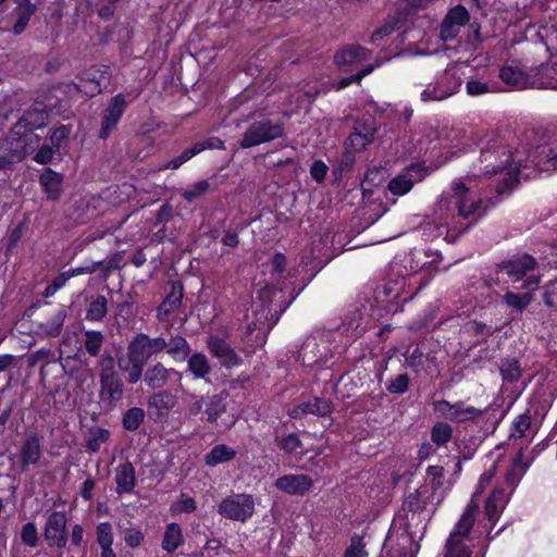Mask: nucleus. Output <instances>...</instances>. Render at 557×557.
Segmentation results:
<instances>
[{
  "label": "nucleus",
  "mask_w": 557,
  "mask_h": 557,
  "mask_svg": "<svg viewBox=\"0 0 557 557\" xmlns=\"http://www.w3.org/2000/svg\"><path fill=\"white\" fill-rule=\"evenodd\" d=\"M479 510V504L474 500H471L466 510L463 511L461 518L455 525L454 531L449 534L448 540L445 545V555L444 557H470L471 550L466 545V541H468L470 531L475 521V512Z\"/></svg>",
  "instance_id": "nucleus-1"
},
{
  "label": "nucleus",
  "mask_w": 557,
  "mask_h": 557,
  "mask_svg": "<svg viewBox=\"0 0 557 557\" xmlns=\"http://www.w3.org/2000/svg\"><path fill=\"white\" fill-rule=\"evenodd\" d=\"M283 134L284 127L280 123H275L269 119L255 121L243 134L239 146L243 149H248L280 138Z\"/></svg>",
  "instance_id": "nucleus-2"
},
{
  "label": "nucleus",
  "mask_w": 557,
  "mask_h": 557,
  "mask_svg": "<svg viewBox=\"0 0 557 557\" xmlns=\"http://www.w3.org/2000/svg\"><path fill=\"white\" fill-rule=\"evenodd\" d=\"M218 512L226 519L245 522L255 512L253 497L245 493L232 494L221 500Z\"/></svg>",
  "instance_id": "nucleus-3"
},
{
  "label": "nucleus",
  "mask_w": 557,
  "mask_h": 557,
  "mask_svg": "<svg viewBox=\"0 0 557 557\" xmlns=\"http://www.w3.org/2000/svg\"><path fill=\"white\" fill-rule=\"evenodd\" d=\"M47 114L42 109H33L26 111L22 117L15 123L11 131V136L18 144L24 146L30 144L37 136L33 131L46 125Z\"/></svg>",
  "instance_id": "nucleus-4"
},
{
  "label": "nucleus",
  "mask_w": 557,
  "mask_h": 557,
  "mask_svg": "<svg viewBox=\"0 0 557 557\" xmlns=\"http://www.w3.org/2000/svg\"><path fill=\"white\" fill-rule=\"evenodd\" d=\"M165 349V338L163 337H149L147 334H137L127 346V355L136 358L143 363Z\"/></svg>",
  "instance_id": "nucleus-5"
},
{
  "label": "nucleus",
  "mask_w": 557,
  "mask_h": 557,
  "mask_svg": "<svg viewBox=\"0 0 557 557\" xmlns=\"http://www.w3.org/2000/svg\"><path fill=\"white\" fill-rule=\"evenodd\" d=\"M67 518L62 511H53L48 516L44 527V537L51 548H64L67 543Z\"/></svg>",
  "instance_id": "nucleus-6"
},
{
  "label": "nucleus",
  "mask_w": 557,
  "mask_h": 557,
  "mask_svg": "<svg viewBox=\"0 0 557 557\" xmlns=\"http://www.w3.org/2000/svg\"><path fill=\"white\" fill-rule=\"evenodd\" d=\"M453 191L459 216L475 221L483 214L481 199L473 197L462 182L454 183Z\"/></svg>",
  "instance_id": "nucleus-7"
},
{
  "label": "nucleus",
  "mask_w": 557,
  "mask_h": 557,
  "mask_svg": "<svg viewBox=\"0 0 557 557\" xmlns=\"http://www.w3.org/2000/svg\"><path fill=\"white\" fill-rule=\"evenodd\" d=\"M181 377V372L165 367L162 362L150 364L144 373L146 385L153 391L164 389L173 379L180 381Z\"/></svg>",
  "instance_id": "nucleus-8"
},
{
  "label": "nucleus",
  "mask_w": 557,
  "mask_h": 557,
  "mask_svg": "<svg viewBox=\"0 0 557 557\" xmlns=\"http://www.w3.org/2000/svg\"><path fill=\"white\" fill-rule=\"evenodd\" d=\"M177 405V397L168 389H160L148 399V414L154 422L166 420L169 412Z\"/></svg>",
  "instance_id": "nucleus-9"
},
{
  "label": "nucleus",
  "mask_w": 557,
  "mask_h": 557,
  "mask_svg": "<svg viewBox=\"0 0 557 557\" xmlns=\"http://www.w3.org/2000/svg\"><path fill=\"white\" fill-rule=\"evenodd\" d=\"M470 20L469 12L462 5L450 9L441 24L440 37L443 41L455 39L460 28Z\"/></svg>",
  "instance_id": "nucleus-10"
},
{
  "label": "nucleus",
  "mask_w": 557,
  "mask_h": 557,
  "mask_svg": "<svg viewBox=\"0 0 557 557\" xmlns=\"http://www.w3.org/2000/svg\"><path fill=\"white\" fill-rule=\"evenodd\" d=\"M126 109V100L123 95L119 94L111 98L103 111L99 137L106 139L116 126Z\"/></svg>",
  "instance_id": "nucleus-11"
},
{
  "label": "nucleus",
  "mask_w": 557,
  "mask_h": 557,
  "mask_svg": "<svg viewBox=\"0 0 557 557\" xmlns=\"http://www.w3.org/2000/svg\"><path fill=\"white\" fill-rule=\"evenodd\" d=\"M207 346L212 356L219 359L221 366L231 369L242 364V358L236 351L222 338L209 336Z\"/></svg>",
  "instance_id": "nucleus-12"
},
{
  "label": "nucleus",
  "mask_w": 557,
  "mask_h": 557,
  "mask_svg": "<svg viewBox=\"0 0 557 557\" xmlns=\"http://www.w3.org/2000/svg\"><path fill=\"white\" fill-rule=\"evenodd\" d=\"M537 265L536 260L530 255H522L519 257H515L512 259L503 261L497 264V269L499 271H505V273L513 281L518 282L530 271H533Z\"/></svg>",
  "instance_id": "nucleus-13"
},
{
  "label": "nucleus",
  "mask_w": 557,
  "mask_h": 557,
  "mask_svg": "<svg viewBox=\"0 0 557 557\" xmlns=\"http://www.w3.org/2000/svg\"><path fill=\"white\" fill-rule=\"evenodd\" d=\"M333 411V404L331 400L325 398L314 397L305 401L298 406H295L288 411V414L294 419H301L307 414H313L318 417H325L331 414Z\"/></svg>",
  "instance_id": "nucleus-14"
},
{
  "label": "nucleus",
  "mask_w": 557,
  "mask_h": 557,
  "mask_svg": "<svg viewBox=\"0 0 557 557\" xmlns=\"http://www.w3.org/2000/svg\"><path fill=\"white\" fill-rule=\"evenodd\" d=\"M274 485L286 494L304 495L312 486V479L306 474H286L276 479Z\"/></svg>",
  "instance_id": "nucleus-15"
},
{
  "label": "nucleus",
  "mask_w": 557,
  "mask_h": 557,
  "mask_svg": "<svg viewBox=\"0 0 557 557\" xmlns=\"http://www.w3.org/2000/svg\"><path fill=\"white\" fill-rule=\"evenodd\" d=\"M100 396L104 403L114 405L122 399L123 382L119 374L100 375Z\"/></svg>",
  "instance_id": "nucleus-16"
},
{
  "label": "nucleus",
  "mask_w": 557,
  "mask_h": 557,
  "mask_svg": "<svg viewBox=\"0 0 557 557\" xmlns=\"http://www.w3.org/2000/svg\"><path fill=\"white\" fill-rule=\"evenodd\" d=\"M370 58V51L363 47L349 45L338 50L334 55L337 66H352Z\"/></svg>",
  "instance_id": "nucleus-17"
},
{
  "label": "nucleus",
  "mask_w": 557,
  "mask_h": 557,
  "mask_svg": "<svg viewBox=\"0 0 557 557\" xmlns=\"http://www.w3.org/2000/svg\"><path fill=\"white\" fill-rule=\"evenodd\" d=\"M499 77L507 85L517 88L532 87V69L524 72L517 65L504 66L499 71Z\"/></svg>",
  "instance_id": "nucleus-18"
},
{
  "label": "nucleus",
  "mask_w": 557,
  "mask_h": 557,
  "mask_svg": "<svg viewBox=\"0 0 557 557\" xmlns=\"http://www.w3.org/2000/svg\"><path fill=\"white\" fill-rule=\"evenodd\" d=\"M532 88L557 89V63L532 69Z\"/></svg>",
  "instance_id": "nucleus-19"
},
{
  "label": "nucleus",
  "mask_w": 557,
  "mask_h": 557,
  "mask_svg": "<svg viewBox=\"0 0 557 557\" xmlns=\"http://www.w3.org/2000/svg\"><path fill=\"white\" fill-rule=\"evenodd\" d=\"M227 398L228 393L226 391L206 397L205 413L207 422L214 423L224 412H226Z\"/></svg>",
  "instance_id": "nucleus-20"
},
{
  "label": "nucleus",
  "mask_w": 557,
  "mask_h": 557,
  "mask_svg": "<svg viewBox=\"0 0 557 557\" xmlns=\"http://www.w3.org/2000/svg\"><path fill=\"white\" fill-rule=\"evenodd\" d=\"M114 481L116 483V493L124 494L133 492L136 485L135 468L129 461L117 466Z\"/></svg>",
  "instance_id": "nucleus-21"
},
{
  "label": "nucleus",
  "mask_w": 557,
  "mask_h": 557,
  "mask_svg": "<svg viewBox=\"0 0 557 557\" xmlns=\"http://www.w3.org/2000/svg\"><path fill=\"white\" fill-rule=\"evenodd\" d=\"M41 456L39 438L36 435L28 436L21 449V470L26 471L29 465L38 462Z\"/></svg>",
  "instance_id": "nucleus-22"
},
{
  "label": "nucleus",
  "mask_w": 557,
  "mask_h": 557,
  "mask_svg": "<svg viewBox=\"0 0 557 557\" xmlns=\"http://www.w3.org/2000/svg\"><path fill=\"white\" fill-rule=\"evenodd\" d=\"M39 182L47 194L48 199L58 200L62 188L63 176L51 169H46L39 177Z\"/></svg>",
  "instance_id": "nucleus-23"
},
{
  "label": "nucleus",
  "mask_w": 557,
  "mask_h": 557,
  "mask_svg": "<svg viewBox=\"0 0 557 557\" xmlns=\"http://www.w3.org/2000/svg\"><path fill=\"white\" fill-rule=\"evenodd\" d=\"M187 371L195 379H206L212 371L208 357L202 352H194L188 357Z\"/></svg>",
  "instance_id": "nucleus-24"
},
{
  "label": "nucleus",
  "mask_w": 557,
  "mask_h": 557,
  "mask_svg": "<svg viewBox=\"0 0 557 557\" xmlns=\"http://www.w3.org/2000/svg\"><path fill=\"white\" fill-rule=\"evenodd\" d=\"M508 494L500 488H495L485 503V516L488 520H495L504 509Z\"/></svg>",
  "instance_id": "nucleus-25"
},
{
  "label": "nucleus",
  "mask_w": 557,
  "mask_h": 557,
  "mask_svg": "<svg viewBox=\"0 0 557 557\" xmlns=\"http://www.w3.org/2000/svg\"><path fill=\"white\" fill-rule=\"evenodd\" d=\"M17 4L15 8L16 22L13 25V33L18 35L23 33L28 24L30 16L35 13V5L29 0H14Z\"/></svg>",
  "instance_id": "nucleus-26"
},
{
  "label": "nucleus",
  "mask_w": 557,
  "mask_h": 557,
  "mask_svg": "<svg viewBox=\"0 0 557 557\" xmlns=\"http://www.w3.org/2000/svg\"><path fill=\"white\" fill-rule=\"evenodd\" d=\"M166 354L174 360H185L190 354V346L188 342L181 335L171 336L169 341L165 339Z\"/></svg>",
  "instance_id": "nucleus-27"
},
{
  "label": "nucleus",
  "mask_w": 557,
  "mask_h": 557,
  "mask_svg": "<svg viewBox=\"0 0 557 557\" xmlns=\"http://www.w3.org/2000/svg\"><path fill=\"white\" fill-rule=\"evenodd\" d=\"M417 168L412 166L409 171L406 173L399 174L396 177H394L389 184L388 189L394 195H405L407 194L413 186L414 181H420L422 176L414 178L412 175V171H414Z\"/></svg>",
  "instance_id": "nucleus-28"
},
{
  "label": "nucleus",
  "mask_w": 557,
  "mask_h": 557,
  "mask_svg": "<svg viewBox=\"0 0 557 557\" xmlns=\"http://www.w3.org/2000/svg\"><path fill=\"white\" fill-rule=\"evenodd\" d=\"M373 138L374 128H369L366 133H362L359 128L356 127L355 131L345 140V148L356 153L372 143Z\"/></svg>",
  "instance_id": "nucleus-29"
},
{
  "label": "nucleus",
  "mask_w": 557,
  "mask_h": 557,
  "mask_svg": "<svg viewBox=\"0 0 557 557\" xmlns=\"http://www.w3.org/2000/svg\"><path fill=\"white\" fill-rule=\"evenodd\" d=\"M236 456V450L227 445L220 444L214 446L206 456L205 462L209 467H215L220 463L230 461Z\"/></svg>",
  "instance_id": "nucleus-30"
},
{
  "label": "nucleus",
  "mask_w": 557,
  "mask_h": 557,
  "mask_svg": "<svg viewBox=\"0 0 557 557\" xmlns=\"http://www.w3.org/2000/svg\"><path fill=\"white\" fill-rule=\"evenodd\" d=\"M65 317L64 310L57 311L49 320L39 323V332L49 337L58 336L62 331Z\"/></svg>",
  "instance_id": "nucleus-31"
},
{
  "label": "nucleus",
  "mask_w": 557,
  "mask_h": 557,
  "mask_svg": "<svg viewBox=\"0 0 557 557\" xmlns=\"http://www.w3.org/2000/svg\"><path fill=\"white\" fill-rule=\"evenodd\" d=\"M104 344V335L100 331H85L83 335V345L91 357L100 356V351Z\"/></svg>",
  "instance_id": "nucleus-32"
},
{
  "label": "nucleus",
  "mask_w": 557,
  "mask_h": 557,
  "mask_svg": "<svg viewBox=\"0 0 557 557\" xmlns=\"http://www.w3.org/2000/svg\"><path fill=\"white\" fill-rule=\"evenodd\" d=\"M183 543L182 530L177 523H171L166 527L162 548L169 553L174 552Z\"/></svg>",
  "instance_id": "nucleus-33"
},
{
  "label": "nucleus",
  "mask_w": 557,
  "mask_h": 557,
  "mask_svg": "<svg viewBox=\"0 0 557 557\" xmlns=\"http://www.w3.org/2000/svg\"><path fill=\"white\" fill-rule=\"evenodd\" d=\"M532 162L542 170H557V147L542 148L539 156L532 159Z\"/></svg>",
  "instance_id": "nucleus-34"
},
{
  "label": "nucleus",
  "mask_w": 557,
  "mask_h": 557,
  "mask_svg": "<svg viewBox=\"0 0 557 557\" xmlns=\"http://www.w3.org/2000/svg\"><path fill=\"white\" fill-rule=\"evenodd\" d=\"M108 313V300L104 296L98 295L91 300L86 312V319L94 322L101 321Z\"/></svg>",
  "instance_id": "nucleus-35"
},
{
  "label": "nucleus",
  "mask_w": 557,
  "mask_h": 557,
  "mask_svg": "<svg viewBox=\"0 0 557 557\" xmlns=\"http://www.w3.org/2000/svg\"><path fill=\"white\" fill-rule=\"evenodd\" d=\"M503 299L508 307L521 312L531 304L533 296L531 292L524 294L507 292Z\"/></svg>",
  "instance_id": "nucleus-36"
},
{
  "label": "nucleus",
  "mask_w": 557,
  "mask_h": 557,
  "mask_svg": "<svg viewBox=\"0 0 557 557\" xmlns=\"http://www.w3.org/2000/svg\"><path fill=\"white\" fill-rule=\"evenodd\" d=\"M482 413V409H478L472 406H465L463 403L459 401L455 404V409L451 411L450 420L463 422L467 420L474 419L481 416Z\"/></svg>",
  "instance_id": "nucleus-37"
},
{
  "label": "nucleus",
  "mask_w": 557,
  "mask_h": 557,
  "mask_svg": "<svg viewBox=\"0 0 557 557\" xmlns=\"http://www.w3.org/2000/svg\"><path fill=\"white\" fill-rule=\"evenodd\" d=\"M454 92V89L444 88L441 83H436L434 86L429 85L421 92V98L423 101H441L451 96Z\"/></svg>",
  "instance_id": "nucleus-38"
},
{
  "label": "nucleus",
  "mask_w": 557,
  "mask_h": 557,
  "mask_svg": "<svg viewBox=\"0 0 557 557\" xmlns=\"http://www.w3.org/2000/svg\"><path fill=\"white\" fill-rule=\"evenodd\" d=\"M515 166L511 165L508 168L506 176L504 177L502 184L496 187V191L498 194H504L507 190H510L518 184V173H520V168L522 166L521 161H515Z\"/></svg>",
  "instance_id": "nucleus-39"
},
{
  "label": "nucleus",
  "mask_w": 557,
  "mask_h": 557,
  "mask_svg": "<svg viewBox=\"0 0 557 557\" xmlns=\"http://www.w3.org/2000/svg\"><path fill=\"white\" fill-rule=\"evenodd\" d=\"M527 465L522 460V455L520 454L512 463L511 469L508 471L506 475V483L508 484L510 492L513 491L517 483L520 481L521 476L525 472Z\"/></svg>",
  "instance_id": "nucleus-40"
},
{
  "label": "nucleus",
  "mask_w": 557,
  "mask_h": 557,
  "mask_svg": "<svg viewBox=\"0 0 557 557\" xmlns=\"http://www.w3.org/2000/svg\"><path fill=\"white\" fill-rule=\"evenodd\" d=\"M453 436V428L444 422L436 423L431 431V440L437 446L445 445Z\"/></svg>",
  "instance_id": "nucleus-41"
},
{
  "label": "nucleus",
  "mask_w": 557,
  "mask_h": 557,
  "mask_svg": "<svg viewBox=\"0 0 557 557\" xmlns=\"http://www.w3.org/2000/svg\"><path fill=\"white\" fill-rule=\"evenodd\" d=\"M145 411L141 408L133 407L123 417V425L128 431L137 430L143 423Z\"/></svg>",
  "instance_id": "nucleus-42"
},
{
  "label": "nucleus",
  "mask_w": 557,
  "mask_h": 557,
  "mask_svg": "<svg viewBox=\"0 0 557 557\" xmlns=\"http://www.w3.org/2000/svg\"><path fill=\"white\" fill-rule=\"evenodd\" d=\"M500 372L505 380L516 382L521 375L519 361L516 359H505L500 364Z\"/></svg>",
  "instance_id": "nucleus-43"
},
{
  "label": "nucleus",
  "mask_w": 557,
  "mask_h": 557,
  "mask_svg": "<svg viewBox=\"0 0 557 557\" xmlns=\"http://www.w3.org/2000/svg\"><path fill=\"white\" fill-rule=\"evenodd\" d=\"M24 149H25V146L22 144H18V146L16 148H14L12 153L1 156L0 157V170L1 171L11 170L14 163L22 161L26 153V151Z\"/></svg>",
  "instance_id": "nucleus-44"
},
{
  "label": "nucleus",
  "mask_w": 557,
  "mask_h": 557,
  "mask_svg": "<svg viewBox=\"0 0 557 557\" xmlns=\"http://www.w3.org/2000/svg\"><path fill=\"white\" fill-rule=\"evenodd\" d=\"M183 298V287L178 283L172 284V290L164 299L162 307L165 312L173 311L182 301Z\"/></svg>",
  "instance_id": "nucleus-45"
},
{
  "label": "nucleus",
  "mask_w": 557,
  "mask_h": 557,
  "mask_svg": "<svg viewBox=\"0 0 557 557\" xmlns=\"http://www.w3.org/2000/svg\"><path fill=\"white\" fill-rule=\"evenodd\" d=\"M109 438V431L97 428L90 432V436L87 440L86 446L91 451H98L100 446Z\"/></svg>",
  "instance_id": "nucleus-46"
},
{
  "label": "nucleus",
  "mask_w": 557,
  "mask_h": 557,
  "mask_svg": "<svg viewBox=\"0 0 557 557\" xmlns=\"http://www.w3.org/2000/svg\"><path fill=\"white\" fill-rule=\"evenodd\" d=\"M344 557H368L366 544L363 543L362 537L354 535L350 539V544L346 548Z\"/></svg>",
  "instance_id": "nucleus-47"
},
{
  "label": "nucleus",
  "mask_w": 557,
  "mask_h": 557,
  "mask_svg": "<svg viewBox=\"0 0 557 557\" xmlns=\"http://www.w3.org/2000/svg\"><path fill=\"white\" fill-rule=\"evenodd\" d=\"M21 541L29 547H36L38 545V532L33 522H27L22 527Z\"/></svg>",
  "instance_id": "nucleus-48"
},
{
  "label": "nucleus",
  "mask_w": 557,
  "mask_h": 557,
  "mask_svg": "<svg viewBox=\"0 0 557 557\" xmlns=\"http://www.w3.org/2000/svg\"><path fill=\"white\" fill-rule=\"evenodd\" d=\"M409 386V376L406 373L398 374L396 377L389 380L386 384V389L392 394H404Z\"/></svg>",
  "instance_id": "nucleus-49"
},
{
  "label": "nucleus",
  "mask_w": 557,
  "mask_h": 557,
  "mask_svg": "<svg viewBox=\"0 0 557 557\" xmlns=\"http://www.w3.org/2000/svg\"><path fill=\"white\" fill-rule=\"evenodd\" d=\"M97 541L100 547H110L113 544L112 527L109 522L100 523L97 527Z\"/></svg>",
  "instance_id": "nucleus-50"
},
{
  "label": "nucleus",
  "mask_w": 557,
  "mask_h": 557,
  "mask_svg": "<svg viewBox=\"0 0 557 557\" xmlns=\"http://www.w3.org/2000/svg\"><path fill=\"white\" fill-rule=\"evenodd\" d=\"M128 361H129V368H126L125 371L128 372L127 381L129 384L137 383L141 376H143V370L145 367V363L140 362L136 358L127 355Z\"/></svg>",
  "instance_id": "nucleus-51"
},
{
  "label": "nucleus",
  "mask_w": 557,
  "mask_h": 557,
  "mask_svg": "<svg viewBox=\"0 0 557 557\" xmlns=\"http://www.w3.org/2000/svg\"><path fill=\"white\" fill-rule=\"evenodd\" d=\"M69 136L70 128L67 126L61 125L57 127L50 136L52 147L55 148L57 151H60L65 146Z\"/></svg>",
  "instance_id": "nucleus-52"
},
{
  "label": "nucleus",
  "mask_w": 557,
  "mask_h": 557,
  "mask_svg": "<svg viewBox=\"0 0 557 557\" xmlns=\"http://www.w3.org/2000/svg\"><path fill=\"white\" fill-rule=\"evenodd\" d=\"M276 443L278 447L287 454L295 453L298 448L301 447V441L295 433H290L281 440L276 438Z\"/></svg>",
  "instance_id": "nucleus-53"
},
{
  "label": "nucleus",
  "mask_w": 557,
  "mask_h": 557,
  "mask_svg": "<svg viewBox=\"0 0 557 557\" xmlns=\"http://www.w3.org/2000/svg\"><path fill=\"white\" fill-rule=\"evenodd\" d=\"M209 189V183L207 181H199L194 184L190 188L186 189L183 194L184 198L191 202L195 199L205 195Z\"/></svg>",
  "instance_id": "nucleus-54"
},
{
  "label": "nucleus",
  "mask_w": 557,
  "mask_h": 557,
  "mask_svg": "<svg viewBox=\"0 0 557 557\" xmlns=\"http://www.w3.org/2000/svg\"><path fill=\"white\" fill-rule=\"evenodd\" d=\"M124 541L127 546L137 547L144 541V533L137 528L125 529Z\"/></svg>",
  "instance_id": "nucleus-55"
},
{
  "label": "nucleus",
  "mask_w": 557,
  "mask_h": 557,
  "mask_svg": "<svg viewBox=\"0 0 557 557\" xmlns=\"http://www.w3.org/2000/svg\"><path fill=\"white\" fill-rule=\"evenodd\" d=\"M100 367V375H116L117 372L114 370V360L110 354L100 356L98 360Z\"/></svg>",
  "instance_id": "nucleus-56"
},
{
  "label": "nucleus",
  "mask_w": 557,
  "mask_h": 557,
  "mask_svg": "<svg viewBox=\"0 0 557 557\" xmlns=\"http://www.w3.org/2000/svg\"><path fill=\"white\" fill-rule=\"evenodd\" d=\"M497 154L498 156H502V157H505L504 160H502L499 162V164L497 165H492L491 169H490V165H486L485 169V173L487 175H492V174H496L503 170H505L508 165V162H509V159L511 158V152L509 150H506L505 148H502L499 151H497Z\"/></svg>",
  "instance_id": "nucleus-57"
},
{
  "label": "nucleus",
  "mask_w": 557,
  "mask_h": 557,
  "mask_svg": "<svg viewBox=\"0 0 557 557\" xmlns=\"http://www.w3.org/2000/svg\"><path fill=\"white\" fill-rule=\"evenodd\" d=\"M405 357H406L407 363L411 368H414L416 370L421 368L423 366V363H424V355L417 347L413 350H411V351L408 350Z\"/></svg>",
  "instance_id": "nucleus-58"
},
{
  "label": "nucleus",
  "mask_w": 557,
  "mask_h": 557,
  "mask_svg": "<svg viewBox=\"0 0 557 557\" xmlns=\"http://www.w3.org/2000/svg\"><path fill=\"white\" fill-rule=\"evenodd\" d=\"M55 151L52 146L45 145L38 150L34 159L39 164H47L52 161Z\"/></svg>",
  "instance_id": "nucleus-59"
},
{
  "label": "nucleus",
  "mask_w": 557,
  "mask_h": 557,
  "mask_svg": "<svg viewBox=\"0 0 557 557\" xmlns=\"http://www.w3.org/2000/svg\"><path fill=\"white\" fill-rule=\"evenodd\" d=\"M355 161H356L355 152L345 148L343 154L341 156V158L338 160V168L342 172L349 171L352 168Z\"/></svg>",
  "instance_id": "nucleus-60"
},
{
  "label": "nucleus",
  "mask_w": 557,
  "mask_h": 557,
  "mask_svg": "<svg viewBox=\"0 0 557 557\" xmlns=\"http://www.w3.org/2000/svg\"><path fill=\"white\" fill-rule=\"evenodd\" d=\"M490 91L488 85L480 81L467 83V92L471 96H480Z\"/></svg>",
  "instance_id": "nucleus-61"
},
{
  "label": "nucleus",
  "mask_w": 557,
  "mask_h": 557,
  "mask_svg": "<svg viewBox=\"0 0 557 557\" xmlns=\"http://www.w3.org/2000/svg\"><path fill=\"white\" fill-rule=\"evenodd\" d=\"M327 166L324 162L318 160L314 161L310 168V174L311 176L319 183H321L326 175Z\"/></svg>",
  "instance_id": "nucleus-62"
},
{
  "label": "nucleus",
  "mask_w": 557,
  "mask_h": 557,
  "mask_svg": "<svg viewBox=\"0 0 557 557\" xmlns=\"http://www.w3.org/2000/svg\"><path fill=\"white\" fill-rule=\"evenodd\" d=\"M396 21L395 18H392L387 21L383 26L377 28L371 37L372 41H375L377 38H383L385 36H388L395 28Z\"/></svg>",
  "instance_id": "nucleus-63"
},
{
  "label": "nucleus",
  "mask_w": 557,
  "mask_h": 557,
  "mask_svg": "<svg viewBox=\"0 0 557 557\" xmlns=\"http://www.w3.org/2000/svg\"><path fill=\"white\" fill-rule=\"evenodd\" d=\"M434 409L440 412L443 417L450 420L451 411L455 409V404H450L447 400H438L434 403Z\"/></svg>",
  "instance_id": "nucleus-64"
}]
</instances>
